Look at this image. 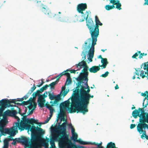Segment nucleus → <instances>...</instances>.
<instances>
[{"label": "nucleus", "mask_w": 148, "mask_h": 148, "mask_svg": "<svg viewBox=\"0 0 148 148\" xmlns=\"http://www.w3.org/2000/svg\"><path fill=\"white\" fill-rule=\"evenodd\" d=\"M106 148H117L116 147L115 144L114 143L112 142H110L108 143L107 145Z\"/></svg>", "instance_id": "nucleus-36"}, {"label": "nucleus", "mask_w": 148, "mask_h": 148, "mask_svg": "<svg viewBox=\"0 0 148 148\" xmlns=\"http://www.w3.org/2000/svg\"><path fill=\"white\" fill-rule=\"evenodd\" d=\"M105 8L106 10H109L114 8H115V6L113 4L112 5H107L105 6Z\"/></svg>", "instance_id": "nucleus-37"}, {"label": "nucleus", "mask_w": 148, "mask_h": 148, "mask_svg": "<svg viewBox=\"0 0 148 148\" xmlns=\"http://www.w3.org/2000/svg\"><path fill=\"white\" fill-rule=\"evenodd\" d=\"M138 110L141 112L139 117H140L139 122L140 123L138 124L137 126V130H143L147 128L148 130V125L145 123V122L148 123V113L145 112L144 108L138 109Z\"/></svg>", "instance_id": "nucleus-3"}, {"label": "nucleus", "mask_w": 148, "mask_h": 148, "mask_svg": "<svg viewBox=\"0 0 148 148\" xmlns=\"http://www.w3.org/2000/svg\"><path fill=\"white\" fill-rule=\"evenodd\" d=\"M25 110V112H24L23 113L21 114L20 113V111H19L18 112V113H19V114H20L21 115V116H25V114H26V111L27 110L26 109Z\"/></svg>", "instance_id": "nucleus-60"}, {"label": "nucleus", "mask_w": 148, "mask_h": 148, "mask_svg": "<svg viewBox=\"0 0 148 148\" xmlns=\"http://www.w3.org/2000/svg\"><path fill=\"white\" fill-rule=\"evenodd\" d=\"M136 126L135 124H131L130 126V128L131 129L134 128Z\"/></svg>", "instance_id": "nucleus-63"}, {"label": "nucleus", "mask_w": 148, "mask_h": 148, "mask_svg": "<svg viewBox=\"0 0 148 148\" xmlns=\"http://www.w3.org/2000/svg\"><path fill=\"white\" fill-rule=\"evenodd\" d=\"M148 62L144 63V66L143 67V69L145 70H147V71L144 72L143 71H141V73H140V75L141 77H142L143 78H144L145 77H146L145 75L147 74L148 75Z\"/></svg>", "instance_id": "nucleus-20"}, {"label": "nucleus", "mask_w": 148, "mask_h": 148, "mask_svg": "<svg viewBox=\"0 0 148 148\" xmlns=\"http://www.w3.org/2000/svg\"><path fill=\"white\" fill-rule=\"evenodd\" d=\"M54 104L53 103L51 104V105H49L48 103V102H47L45 104V106L46 107V108H47V106H49L50 107H52L54 106Z\"/></svg>", "instance_id": "nucleus-55"}, {"label": "nucleus", "mask_w": 148, "mask_h": 148, "mask_svg": "<svg viewBox=\"0 0 148 148\" xmlns=\"http://www.w3.org/2000/svg\"><path fill=\"white\" fill-rule=\"evenodd\" d=\"M40 94L39 91V90H37L36 92H34L32 94L33 100L35 99V98L36 96H38V97L39 95H40Z\"/></svg>", "instance_id": "nucleus-34"}, {"label": "nucleus", "mask_w": 148, "mask_h": 148, "mask_svg": "<svg viewBox=\"0 0 148 148\" xmlns=\"http://www.w3.org/2000/svg\"><path fill=\"white\" fill-rule=\"evenodd\" d=\"M8 121L6 118H4L3 119L0 121V130H5V126L8 123Z\"/></svg>", "instance_id": "nucleus-22"}, {"label": "nucleus", "mask_w": 148, "mask_h": 148, "mask_svg": "<svg viewBox=\"0 0 148 148\" xmlns=\"http://www.w3.org/2000/svg\"><path fill=\"white\" fill-rule=\"evenodd\" d=\"M58 117L60 119L61 121H65L64 116L63 117L61 116ZM61 123V122L59 123L58 125L55 126L53 128H50V130H66V127L67 125L68 126L69 128L71 129V130H75L72 124H68L66 121L63 123L62 125H60Z\"/></svg>", "instance_id": "nucleus-5"}, {"label": "nucleus", "mask_w": 148, "mask_h": 148, "mask_svg": "<svg viewBox=\"0 0 148 148\" xmlns=\"http://www.w3.org/2000/svg\"><path fill=\"white\" fill-rule=\"evenodd\" d=\"M66 73H65L64 71L62 72L59 75L56 76V78H57L56 81L58 82V80L60 79V77L63 75H65Z\"/></svg>", "instance_id": "nucleus-38"}, {"label": "nucleus", "mask_w": 148, "mask_h": 148, "mask_svg": "<svg viewBox=\"0 0 148 148\" xmlns=\"http://www.w3.org/2000/svg\"><path fill=\"white\" fill-rule=\"evenodd\" d=\"M148 91H145L144 92V93L142 92L141 93V95L142 96H143L144 97H146V96L147 97V95H148Z\"/></svg>", "instance_id": "nucleus-52"}, {"label": "nucleus", "mask_w": 148, "mask_h": 148, "mask_svg": "<svg viewBox=\"0 0 148 148\" xmlns=\"http://www.w3.org/2000/svg\"><path fill=\"white\" fill-rule=\"evenodd\" d=\"M86 51H85L84 50L82 51V55L83 56V57H82V59H83V60L84 61V60L86 59Z\"/></svg>", "instance_id": "nucleus-47"}, {"label": "nucleus", "mask_w": 148, "mask_h": 148, "mask_svg": "<svg viewBox=\"0 0 148 148\" xmlns=\"http://www.w3.org/2000/svg\"><path fill=\"white\" fill-rule=\"evenodd\" d=\"M3 148H8L9 143L7 142L4 140L3 141Z\"/></svg>", "instance_id": "nucleus-41"}, {"label": "nucleus", "mask_w": 148, "mask_h": 148, "mask_svg": "<svg viewBox=\"0 0 148 148\" xmlns=\"http://www.w3.org/2000/svg\"><path fill=\"white\" fill-rule=\"evenodd\" d=\"M18 130H0V134L2 135L5 136L6 134L10 135L11 137L14 136L18 133Z\"/></svg>", "instance_id": "nucleus-15"}, {"label": "nucleus", "mask_w": 148, "mask_h": 148, "mask_svg": "<svg viewBox=\"0 0 148 148\" xmlns=\"http://www.w3.org/2000/svg\"><path fill=\"white\" fill-rule=\"evenodd\" d=\"M145 2L144 3L143 5H148V0H144Z\"/></svg>", "instance_id": "nucleus-64"}, {"label": "nucleus", "mask_w": 148, "mask_h": 148, "mask_svg": "<svg viewBox=\"0 0 148 148\" xmlns=\"http://www.w3.org/2000/svg\"><path fill=\"white\" fill-rule=\"evenodd\" d=\"M49 99L51 100L54 99L56 96L54 95L51 93H49Z\"/></svg>", "instance_id": "nucleus-48"}, {"label": "nucleus", "mask_w": 148, "mask_h": 148, "mask_svg": "<svg viewBox=\"0 0 148 148\" xmlns=\"http://www.w3.org/2000/svg\"><path fill=\"white\" fill-rule=\"evenodd\" d=\"M16 114L15 115H12V116H14L17 119V122L14 123L13 124V126L10 128H6L5 130H17L19 126V123L20 122V118L16 115Z\"/></svg>", "instance_id": "nucleus-17"}, {"label": "nucleus", "mask_w": 148, "mask_h": 148, "mask_svg": "<svg viewBox=\"0 0 148 148\" xmlns=\"http://www.w3.org/2000/svg\"><path fill=\"white\" fill-rule=\"evenodd\" d=\"M12 140L13 141L11 144L14 145H16V143H21L22 145H25V146H29L31 145L29 138L24 136H21L20 138H16Z\"/></svg>", "instance_id": "nucleus-6"}, {"label": "nucleus", "mask_w": 148, "mask_h": 148, "mask_svg": "<svg viewBox=\"0 0 148 148\" xmlns=\"http://www.w3.org/2000/svg\"><path fill=\"white\" fill-rule=\"evenodd\" d=\"M19 123L18 130H43L40 128L42 123H39L38 120L34 118L27 119V116H23Z\"/></svg>", "instance_id": "nucleus-2"}, {"label": "nucleus", "mask_w": 148, "mask_h": 148, "mask_svg": "<svg viewBox=\"0 0 148 148\" xmlns=\"http://www.w3.org/2000/svg\"><path fill=\"white\" fill-rule=\"evenodd\" d=\"M72 134L71 138L72 140L75 141L77 140V134L75 132V130H71Z\"/></svg>", "instance_id": "nucleus-30"}, {"label": "nucleus", "mask_w": 148, "mask_h": 148, "mask_svg": "<svg viewBox=\"0 0 148 148\" xmlns=\"http://www.w3.org/2000/svg\"><path fill=\"white\" fill-rule=\"evenodd\" d=\"M109 73V72H108L107 71L106 72H105V74H103L101 75V76L102 77H106L107 76H108Z\"/></svg>", "instance_id": "nucleus-51"}, {"label": "nucleus", "mask_w": 148, "mask_h": 148, "mask_svg": "<svg viewBox=\"0 0 148 148\" xmlns=\"http://www.w3.org/2000/svg\"><path fill=\"white\" fill-rule=\"evenodd\" d=\"M79 69H77L76 70H75L74 69H71L70 70H69V69H67L66 71H64V72L65 73H67V72L68 71H70L71 73H74L75 74V72L76 71H77V70H79Z\"/></svg>", "instance_id": "nucleus-45"}, {"label": "nucleus", "mask_w": 148, "mask_h": 148, "mask_svg": "<svg viewBox=\"0 0 148 148\" xmlns=\"http://www.w3.org/2000/svg\"><path fill=\"white\" fill-rule=\"evenodd\" d=\"M32 103H33V105L32 104L33 109H34L36 107L37 104L33 100Z\"/></svg>", "instance_id": "nucleus-57"}, {"label": "nucleus", "mask_w": 148, "mask_h": 148, "mask_svg": "<svg viewBox=\"0 0 148 148\" xmlns=\"http://www.w3.org/2000/svg\"><path fill=\"white\" fill-rule=\"evenodd\" d=\"M86 25L89 30L91 37H96V35H94L93 33L95 27L94 23L92 18H89L86 20Z\"/></svg>", "instance_id": "nucleus-10"}, {"label": "nucleus", "mask_w": 148, "mask_h": 148, "mask_svg": "<svg viewBox=\"0 0 148 148\" xmlns=\"http://www.w3.org/2000/svg\"><path fill=\"white\" fill-rule=\"evenodd\" d=\"M70 103H69L68 104H66V105H64V104H62V106H60V113L59 114H58V117L59 116H61V117H63L64 116L65 114V108H68V110L70 112V113H71L70 112V111L71 110V109H68V108L67 107H66V106H69V107L70 106ZM71 108V107H70Z\"/></svg>", "instance_id": "nucleus-14"}, {"label": "nucleus", "mask_w": 148, "mask_h": 148, "mask_svg": "<svg viewBox=\"0 0 148 148\" xmlns=\"http://www.w3.org/2000/svg\"><path fill=\"white\" fill-rule=\"evenodd\" d=\"M38 8L39 9L45 14L48 13V11L50 10L47 6L42 4L39 5Z\"/></svg>", "instance_id": "nucleus-24"}, {"label": "nucleus", "mask_w": 148, "mask_h": 148, "mask_svg": "<svg viewBox=\"0 0 148 148\" xmlns=\"http://www.w3.org/2000/svg\"><path fill=\"white\" fill-rule=\"evenodd\" d=\"M66 76L67 78L66 81L65 83V86H63L62 88V90L61 91L60 93H62V95L64 97L66 96L69 91V90H66L65 86L71 84L72 82V80L70 77V75L69 73H66L65 75Z\"/></svg>", "instance_id": "nucleus-9"}, {"label": "nucleus", "mask_w": 148, "mask_h": 148, "mask_svg": "<svg viewBox=\"0 0 148 148\" xmlns=\"http://www.w3.org/2000/svg\"><path fill=\"white\" fill-rule=\"evenodd\" d=\"M27 108L29 109V111L31 110L32 109V108H33V105H32V104H30L29 105L27 106Z\"/></svg>", "instance_id": "nucleus-58"}, {"label": "nucleus", "mask_w": 148, "mask_h": 148, "mask_svg": "<svg viewBox=\"0 0 148 148\" xmlns=\"http://www.w3.org/2000/svg\"><path fill=\"white\" fill-rule=\"evenodd\" d=\"M58 83V81H55L54 82H53L51 83L49 85H48L49 87L50 86L51 89H54V88L55 86Z\"/></svg>", "instance_id": "nucleus-39"}, {"label": "nucleus", "mask_w": 148, "mask_h": 148, "mask_svg": "<svg viewBox=\"0 0 148 148\" xmlns=\"http://www.w3.org/2000/svg\"><path fill=\"white\" fill-rule=\"evenodd\" d=\"M66 147L67 148H75L74 145L72 143H69Z\"/></svg>", "instance_id": "nucleus-49"}, {"label": "nucleus", "mask_w": 148, "mask_h": 148, "mask_svg": "<svg viewBox=\"0 0 148 148\" xmlns=\"http://www.w3.org/2000/svg\"><path fill=\"white\" fill-rule=\"evenodd\" d=\"M86 88L82 86L80 89V93L75 96L72 97L71 99V105H73L76 102L84 98L86 95L89 94L90 90V89H88L87 91L85 90Z\"/></svg>", "instance_id": "nucleus-4"}, {"label": "nucleus", "mask_w": 148, "mask_h": 148, "mask_svg": "<svg viewBox=\"0 0 148 148\" xmlns=\"http://www.w3.org/2000/svg\"><path fill=\"white\" fill-rule=\"evenodd\" d=\"M50 110V112L51 114V116L53 114V112L55 111L54 109L52 107H50L49 106H47V108Z\"/></svg>", "instance_id": "nucleus-42"}, {"label": "nucleus", "mask_w": 148, "mask_h": 148, "mask_svg": "<svg viewBox=\"0 0 148 148\" xmlns=\"http://www.w3.org/2000/svg\"><path fill=\"white\" fill-rule=\"evenodd\" d=\"M139 133L140 134H142L141 136V138L142 139H144L145 138L148 140V136L146 134L145 130H137Z\"/></svg>", "instance_id": "nucleus-27"}, {"label": "nucleus", "mask_w": 148, "mask_h": 148, "mask_svg": "<svg viewBox=\"0 0 148 148\" xmlns=\"http://www.w3.org/2000/svg\"><path fill=\"white\" fill-rule=\"evenodd\" d=\"M97 37H91L92 39V45L91 47L89 50V55L90 57L93 58L94 56V52L95 51L94 46L96 44V42L97 40Z\"/></svg>", "instance_id": "nucleus-13"}, {"label": "nucleus", "mask_w": 148, "mask_h": 148, "mask_svg": "<svg viewBox=\"0 0 148 148\" xmlns=\"http://www.w3.org/2000/svg\"><path fill=\"white\" fill-rule=\"evenodd\" d=\"M75 141L81 144H82L84 145L90 144H93L96 145H97L98 147H100V145H101L102 143L101 142L100 144H99L98 143H96L95 142L93 143H91L90 142H84L80 138H79L78 139H77V140Z\"/></svg>", "instance_id": "nucleus-19"}, {"label": "nucleus", "mask_w": 148, "mask_h": 148, "mask_svg": "<svg viewBox=\"0 0 148 148\" xmlns=\"http://www.w3.org/2000/svg\"><path fill=\"white\" fill-rule=\"evenodd\" d=\"M76 67L78 68L79 66L80 68H82V66L84 67L83 69L82 70V72L80 73L79 76L82 75L83 77L85 78L87 75H88V67L86 62L84 60L79 63L78 64L76 65Z\"/></svg>", "instance_id": "nucleus-8"}, {"label": "nucleus", "mask_w": 148, "mask_h": 148, "mask_svg": "<svg viewBox=\"0 0 148 148\" xmlns=\"http://www.w3.org/2000/svg\"><path fill=\"white\" fill-rule=\"evenodd\" d=\"M13 101H10L8 99H3L0 100V113H3L5 109L7 107H14L13 105L11 104V103H14Z\"/></svg>", "instance_id": "nucleus-7"}, {"label": "nucleus", "mask_w": 148, "mask_h": 148, "mask_svg": "<svg viewBox=\"0 0 148 148\" xmlns=\"http://www.w3.org/2000/svg\"><path fill=\"white\" fill-rule=\"evenodd\" d=\"M40 94L39 91V90H37L36 92H34L32 94L33 100L35 99V98L36 96H38V97L39 95H40Z\"/></svg>", "instance_id": "nucleus-33"}, {"label": "nucleus", "mask_w": 148, "mask_h": 148, "mask_svg": "<svg viewBox=\"0 0 148 148\" xmlns=\"http://www.w3.org/2000/svg\"><path fill=\"white\" fill-rule=\"evenodd\" d=\"M29 95V94H28L27 93L26 95H25V96H24L22 98L23 100L24 99L25 100L27 99Z\"/></svg>", "instance_id": "nucleus-56"}, {"label": "nucleus", "mask_w": 148, "mask_h": 148, "mask_svg": "<svg viewBox=\"0 0 148 148\" xmlns=\"http://www.w3.org/2000/svg\"><path fill=\"white\" fill-rule=\"evenodd\" d=\"M95 27L93 33L94 35H96V37H98L99 35V25L102 26L103 24L100 22L97 16H95Z\"/></svg>", "instance_id": "nucleus-11"}, {"label": "nucleus", "mask_w": 148, "mask_h": 148, "mask_svg": "<svg viewBox=\"0 0 148 148\" xmlns=\"http://www.w3.org/2000/svg\"><path fill=\"white\" fill-rule=\"evenodd\" d=\"M79 88V87H77V88L74 91H73V92H74L75 94V96H77V95H78L80 93V90L78 88Z\"/></svg>", "instance_id": "nucleus-40"}, {"label": "nucleus", "mask_w": 148, "mask_h": 148, "mask_svg": "<svg viewBox=\"0 0 148 148\" xmlns=\"http://www.w3.org/2000/svg\"><path fill=\"white\" fill-rule=\"evenodd\" d=\"M138 53H135L132 57L133 58H137L136 57L138 56Z\"/></svg>", "instance_id": "nucleus-59"}, {"label": "nucleus", "mask_w": 148, "mask_h": 148, "mask_svg": "<svg viewBox=\"0 0 148 148\" xmlns=\"http://www.w3.org/2000/svg\"><path fill=\"white\" fill-rule=\"evenodd\" d=\"M45 90L44 89L42 88V87L40 89V90H39V91L40 93H41L42 92L44 91Z\"/></svg>", "instance_id": "nucleus-62"}, {"label": "nucleus", "mask_w": 148, "mask_h": 148, "mask_svg": "<svg viewBox=\"0 0 148 148\" xmlns=\"http://www.w3.org/2000/svg\"><path fill=\"white\" fill-rule=\"evenodd\" d=\"M88 75H87L86 78L83 77V76L82 75L79 76L77 78H76V80L78 82V86L77 87H79L81 86V84L83 83V81H84L86 82L85 84L87 88L86 89H90V87L88 84Z\"/></svg>", "instance_id": "nucleus-12"}, {"label": "nucleus", "mask_w": 148, "mask_h": 148, "mask_svg": "<svg viewBox=\"0 0 148 148\" xmlns=\"http://www.w3.org/2000/svg\"><path fill=\"white\" fill-rule=\"evenodd\" d=\"M50 143L52 147H56L54 140L53 139H51L50 141Z\"/></svg>", "instance_id": "nucleus-43"}, {"label": "nucleus", "mask_w": 148, "mask_h": 148, "mask_svg": "<svg viewBox=\"0 0 148 148\" xmlns=\"http://www.w3.org/2000/svg\"><path fill=\"white\" fill-rule=\"evenodd\" d=\"M117 3L116 2V4H115L116 5V8L119 10H120L121 9V4L119 2V1H117Z\"/></svg>", "instance_id": "nucleus-44"}, {"label": "nucleus", "mask_w": 148, "mask_h": 148, "mask_svg": "<svg viewBox=\"0 0 148 148\" xmlns=\"http://www.w3.org/2000/svg\"><path fill=\"white\" fill-rule=\"evenodd\" d=\"M7 142L9 143V142L13 140V138L12 137H11L10 136H8L7 138H6L4 139Z\"/></svg>", "instance_id": "nucleus-46"}, {"label": "nucleus", "mask_w": 148, "mask_h": 148, "mask_svg": "<svg viewBox=\"0 0 148 148\" xmlns=\"http://www.w3.org/2000/svg\"><path fill=\"white\" fill-rule=\"evenodd\" d=\"M100 65L99 66H93L89 69V71L91 73H95L100 69Z\"/></svg>", "instance_id": "nucleus-26"}, {"label": "nucleus", "mask_w": 148, "mask_h": 148, "mask_svg": "<svg viewBox=\"0 0 148 148\" xmlns=\"http://www.w3.org/2000/svg\"><path fill=\"white\" fill-rule=\"evenodd\" d=\"M36 87L35 84H34L33 87L31 88L27 92V94H29V95H31L32 92L34 91V90L36 89Z\"/></svg>", "instance_id": "nucleus-35"}, {"label": "nucleus", "mask_w": 148, "mask_h": 148, "mask_svg": "<svg viewBox=\"0 0 148 148\" xmlns=\"http://www.w3.org/2000/svg\"><path fill=\"white\" fill-rule=\"evenodd\" d=\"M33 102V99L31 97L29 99L26 101H23L22 102V104L23 105H27L28 104H32Z\"/></svg>", "instance_id": "nucleus-31"}, {"label": "nucleus", "mask_w": 148, "mask_h": 148, "mask_svg": "<svg viewBox=\"0 0 148 148\" xmlns=\"http://www.w3.org/2000/svg\"><path fill=\"white\" fill-rule=\"evenodd\" d=\"M87 8L86 3H81L79 4L77 7V10L78 12L84 14L83 11Z\"/></svg>", "instance_id": "nucleus-18"}, {"label": "nucleus", "mask_w": 148, "mask_h": 148, "mask_svg": "<svg viewBox=\"0 0 148 148\" xmlns=\"http://www.w3.org/2000/svg\"><path fill=\"white\" fill-rule=\"evenodd\" d=\"M147 55V53H140V54L139 55V58H140V59H141V58H142V57H143V56H146Z\"/></svg>", "instance_id": "nucleus-54"}, {"label": "nucleus", "mask_w": 148, "mask_h": 148, "mask_svg": "<svg viewBox=\"0 0 148 148\" xmlns=\"http://www.w3.org/2000/svg\"><path fill=\"white\" fill-rule=\"evenodd\" d=\"M89 12L90 13L91 12L90 11H86V12L84 14H83V15H82V17L83 16L84 18L81 19L79 21L80 22H82L84 21L85 19L86 20L88 19V14Z\"/></svg>", "instance_id": "nucleus-28"}, {"label": "nucleus", "mask_w": 148, "mask_h": 148, "mask_svg": "<svg viewBox=\"0 0 148 148\" xmlns=\"http://www.w3.org/2000/svg\"><path fill=\"white\" fill-rule=\"evenodd\" d=\"M93 97V95H91L90 94L86 95L85 97L76 102L73 105H71V108L69 107V105L66 106L69 109H71V113L79 112L85 114L88 112V106L89 103L90 98Z\"/></svg>", "instance_id": "nucleus-1"}, {"label": "nucleus", "mask_w": 148, "mask_h": 148, "mask_svg": "<svg viewBox=\"0 0 148 148\" xmlns=\"http://www.w3.org/2000/svg\"><path fill=\"white\" fill-rule=\"evenodd\" d=\"M48 87H49L48 85L47 84H46L44 86L42 87L44 89V90H45L48 88Z\"/></svg>", "instance_id": "nucleus-61"}, {"label": "nucleus", "mask_w": 148, "mask_h": 148, "mask_svg": "<svg viewBox=\"0 0 148 148\" xmlns=\"http://www.w3.org/2000/svg\"><path fill=\"white\" fill-rule=\"evenodd\" d=\"M48 13H47V14L48 15L49 18H55L56 20L58 19V21H62L60 19V15L58 14H56L53 12L51 11L50 10L48 11Z\"/></svg>", "instance_id": "nucleus-23"}, {"label": "nucleus", "mask_w": 148, "mask_h": 148, "mask_svg": "<svg viewBox=\"0 0 148 148\" xmlns=\"http://www.w3.org/2000/svg\"><path fill=\"white\" fill-rule=\"evenodd\" d=\"M101 62L103 64H108V63L107 59L106 58H103V59L101 60Z\"/></svg>", "instance_id": "nucleus-50"}, {"label": "nucleus", "mask_w": 148, "mask_h": 148, "mask_svg": "<svg viewBox=\"0 0 148 148\" xmlns=\"http://www.w3.org/2000/svg\"><path fill=\"white\" fill-rule=\"evenodd\" d=\"M14 108H11V111L9 110H7L4 112L3 111V113H0V116H2L3 117L7 116H12V115H15V114L18 113V112L15 110H14Z\"/></svg>", "instance_id": "nucleus-16"}, {"label": "nucleus", "mask_w": 148, "mask_h": 148, "mask_svg": "<svg viewBox=\"0 0 148 148\" xmlns=\"http://www.w3.org/2000/svg\"><path fill=\"white\" fill-rule=\"evenodd\" d=\"M37 102L39 107L42 108L45 106V99L42 98V97L39 96L38 97Z\"/></svg>", "instance_id": "nucleus-21"}, {"label": "nucleus", "mask_w": 148, "mask_h": 148, "mask_svg": "<svg viewBox=\"0 0 148 148\" xmlns=\"http://www.w3.org/2000/svg\"><path fill=\"white\" fill-rule=\"evenodd\" d=\"M61 99V96L60 95H58L56 96L55 98L54 99L55 100L53 102V103L55 104H58V101Z\"/></svg>", "instance_id": "nucleus-32"}, {"label": "nucleus", "mask_w": 148, "mask_h": 148, "mask_svg": "<svg viewBox=\"0 0 148 148\" xmlns=\"http://www.w3.org/2000/svg\"><path fill=\"white\" fill-rule=\"evenodd\" d=\"M27 132H29V131H30L31 132V140H30V142L31 140H36V135L35 133L36 131H38L42 132L43 130H27Z\"/></svg>", "instance_id": "nucleus-25"}, {"label": "nucleus", "mask_w": 148, "mask_h": 148, "mask_svg": "<svg viewBox=\"0 0 148 148\" xmlns=\"http://www.w3.org/2000/svg\"><path fill=\"white\" fill-rule=\"evenodd\" d=\"M140 115L139 111L137 110H134L132 112V116L135 119L137 118L138 116H139Z\"/></svg>", "instance_id": "nucleus-29"}, {"label": "nucleus", "mask_w": 148, "mask_h": 148, "mask_svg": "<svg viewBox=\"0 0 148 148\" xmlns=\"http://www.w3.org/2000/svg\"><path fill=\"white\" fill-rule=\"evenodd\" d=\"M47 93V92L46 91L42 95H40L39 96L40 97H42V98L43 99H45V98L46 97H47V95H45V93Z\"/></svg>", "instance_id": "nucleus-53"}]
</instances>
